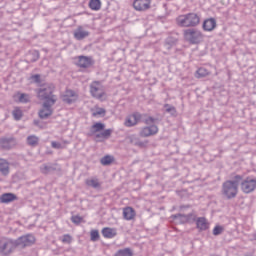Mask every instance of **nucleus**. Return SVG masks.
<instances>
[{
	"label": "nucleus",
	"mask_w": 256,
	"mask_h": 256,
	"mask_svg": "<svg viewBox=\"0 0 256 256\" xmlns=\"http://www.w3.org/2000/svg\"><path fill=\"white\" fill-rule=\"evenodd\" d=\"M243 181V176L235 175L234 180L225 181L222 184V195L226 199H235L239 193V183Z\"/></svg>",
	"instance_id": "f257e3e1"
},
{
	"label": "nucleus",
	"mask_w": 256,
	"mask_h": 256,
	"mask_svg": "<svg viewBox=\"0 0 256 256\" xmlns=\"http://www.w3.org/2000/svg\"><path fill=\"white\" fill-rule=\"evenodd\" d=\"M37 98L40 101H43V103L46 104H55L57 103V95L53 94L55 93V85L51 83H46L40 86L36 90Z\"/></svg>",
	"instance_id": "f03ea898"
},
{
	"label": "nucleus",
	"mask_w": 256,
	"mask_h": 256,
	"mask_svg": "<svg viewBox=\"0 0 256 256\" xmlns=\"http://www.w3.org/2000/svg\"><path fill=\"white\" fill-rule=\"evenodd\" d=\"M200 23L201 16L195 12L182 14L176 18V25H178V27H185L187 29L190 27H197Z\"/></svg>",
	"instance_id": "7ed1b4c3"
},
{
	"label": "nucleus",
	"mask_w": 256,
	"mask_h": 256,
	"mask_svg": "<svg viewBox=\"0 0 256 256\" xmlns=\"http://www.w3.org/2000/svg\"><path fill=\"white\" fill-rule=\"evenodd\" d=\"M183 37L190 45H199L205 38V35L197 28H188L183 31Z\"/></svg>",
	"instance_id": "20e7f679"
},
{
	"label": "nucleus",
	"mask_w": 256,
	"mask_h": 256,
	"mask_svg": "<svg viewBox=\"0 0 256 256\" xmlns=\"http://www.w3.org/2000/svg\"><path fill=\"white\" fill-rule=\"evenodd\" d=\"M17 247L16 240H12L9 238L0 239V254L1 255H11L15 248Z\"/></svg>",
	"instance_id": "39448f33"
},
{
	"label": "nucleus",
	"mask_w": 256,
	"mask_h": 256,
	"mask_svg": "<svg viewBox=\"0 0 256 256\" xmlns=\"http://www.w3.org/2000/svg\"><path fill=\"white\" fill-rule=\"evenodd\" d=\"M240 188L241 191L244 192L246 195H249V193H253L256 189V178L248 176L245 179L240 181Z\"/></svg>",
	"instance_id": "423d86ee"
},
{
	"label": "nucleus",
	"mask_w": 256,
	"mask_h": 256,
	"mask_svg": "<svg viewBox=\"0 0 256 256\" xmlns=\"http://www.w3.org/2000/svg\"><path fill=\"white\" fill-rule=\"evenodd\" d=\"M90 94L94 99H103L105 95V88L99 81H94L90 84Z\"/></svg>",
	"instance_id": "0eeeda50"
},
{
	"label": "nucleus",
	"mask_w": 256,
	"mask_h": 256,
	"mask_svg": "<svg viewBox=\"0 0 256 256\" xmlns=\"http://www.w3.org/2000/svg\"><path fill=\"white\" fill-rule=\"evenodd\" d=\"M35 241L36 239L33 234H26L16 239V247L25 249V247H31V245H35Z\"/></svg>",
	"instance_id": "6e6552de"
},
{
	"label": "nucleus",
	"mask_w": 256,
	"mask_h": 256,
	"mask_svg": "<svg viewBox=\"0 0 256 256\" xmlns=\"http://www.w3.org/2000/svg\"><path fill=\"white\" fill-rule=\"evenodd\" d=\"M76 65L80 69H89V67L95 65V60L91 56H78Z\"/></svg>",
	"instance_id": "1a4fd4ad"
},
{
	"label": "nucleus",
	"mask_w": 256,
	"mask_h": 256,
	"mask_svg": "<svg viewBox=\"0 0 256 256\" xmlns=\"http://www.w3.org/2000/svg\"><path fill=\"white\" fill-rule=\"evenodd\" d=\"M141 119H143V115L139 112H134L126 118L124 125L125 127H135V125L141 123Z\"/></svg>",
	"instance_id": "9d476101"
},
{
	"label": "nucleus",
	"mask_w": 256,
	"mask_h": 256,
	"mask_svg": "<svg viewBox=\"0 0 256 256\" xmlns=\"http://www.w3.org/2000/svg\"><path fill=\"white\" fill-rule=\"evenodd\" d=\"M77 99H79V96L73 90H66L62 95V101L67 103V105H72Z\"/></svg>",
	"instance_id": "9b49d317"
},
{
	"label": "nucleus",
	"mask_w": 256,
	"mask_h": 256,
	"mask_svg": "<svg viewBox=\"0 0 256 256\" xmlns=\"http://www.w3.org/2000/svg\"><path fill=\"white\" fill-rule=\"evenodd\" d=\"M15 145H17V141L15 140L14 137L0 139V147L4 151H9L10 149H13V147H15Z\"/></svg>",
	"instance_id": "f8f14e48"
},
{
	"label": "nucleus",
	"mask_w": 256,
	"mask_h": 256,
	"mask_svg": "<svg viewBox=\"0 0 256 256\" xmlns=\"http://www.w3.org/2000/svg\"><path fill=\"white\" fill-rule=\"evenodd\" d=\"M55 171H61L59 164H43L40 166V172L42 175H51V173H55Z\"/></svg>",
	"instance_id": "ddd939ff"
},
{
	"label": "nucleus",
	"mask_w": 256,
	"mask_h": 256,
	"mask_svg": "<svg viewBox=\"0 0 256 256\" xmlns=\"http://www.w3.org/2000/svg\"><path fill=\"white\" fill-rule=\"evenodd\" d=\"M133 7L135 11H147L151 9V0H134Z\"/></svg>",
	"instance_id": "4468645a"
},
{
	"label": "nucleus",
	"mask_w": 256,
	"mask_h": 256,
	"mask_svg": "<svg viewBox=\"0 0 256 256\" xmlns=\"http://www.w3.org/2000/svg\"><path fill=\"white\" fill-rule=\"evenodd\" d=\"M53 105L55 104L43 102V108L39 111L40 119H47L53 115V108H51Z\"/></svg>",
	"instance_id": "2eb2a0df"
},
{
	"label": "nucleus",
	"mask_w": 256,
	"mask_h": 256,
	"mask_svg": "<svg viewBox=\"0 0 256 256\" xmlns=\"http://www.w3.org/2000/svg\"><path fill=\"white\" fill-rule=\"evenodd\" d=\"M101 129H96L94 130V136H95V141L101 142L103 139H109L111 137V134L113 133V130L111 129H106L103 132H100Z\"/></svg>",
	"instance_id": "dca6fc26"
},
{
	"label": "nucleus",
	"mask_w": 256,
	"mask_h": 256,
	"mask_svg": "<svg viewBox=\"0 0 256 256\" xmlns=\"http://www.w3.org/2000/svg\"><path fill=\"white\" fill-rule=\"evenodd\" d=\"M91 33L87 30H85L82 26H79L75 31H74V39L76 41H83V39H87Z\"/></svg>",
	"instance_id": "f3484780"
},
{
	"label": "nucleus",
	"mask_w": 256,
	"mask_h": 256,
	"mask_svg": "<svg viewBox=\"0 0 256 256\" xmlns=\"http://www.w3.org/2000/svg\"><path fill=\"white\" fill-rule=\"evenodd\" d=\"M195 223L199 233H201L202 231H207V229H209V221H207V218L205 217L196 218Z\"/></svg>",
	"instance_id": "a211bd4d"
},
{
	"label": "nucleus",
	"mask_w": 256,
	"mask_h": 256,
	"mask_svg": "<svg viewBox=\"0 0 256 256\" xmlns=\"http://www.w3.org/2000/svg\"><path fill=\"white\" fill-rule=\"evenodd\" d=\"M215 27H217V21L215 20V18H208L204 20L202 24V29L208 32L214 31Z\"/></svg>",
	"instance_id": "6ab92c4d"
},
{
	"label": "nucleus",
	"mask_w": 256,
	"mask_h": 256,
	"mask_svg": "<svg viewBox=\"0 0 256 256\" xmlns=\"http://www.w3.org/2000/svg\"><path fill=\"white\" fill-rule=\"evenodd\" d=\"M135 215H137V213L133 207L128 206L123 209V218L125 221H133V219H135Z\"/></svg>",
	"instance_id": "aec40b11"
},
{
	"label": "nucleus",
	"mask_w": 256,
	"mask_h": 256,
	"mask_svg": "<svg viewBox=\"0 0 256 256\" xmlns=\"http://www.w3.org/2000/svg\"><path fill=\"white\" fill-rule=\"evenodd\" d=\"M126 141L131 143V145H135L136 147H146L147 146V141L143 142L139 140V138L135 135L128 136L126 138Z\"/></svg>",
	"instance_id": "412c9836"
},
{
	"label": "nucleus",
	"mask_w": 256,
	"mask_h": 256,
	"mask_svg": "<svg viewBox=\"0 0 256 256\" xmlns=\"http://www.w3.org/2000/svg\"><path fill=\"white\" fill-rule=\"evenodd\" d=\"M17 201V195L13 193H4L0 196V203H11Z\"/></svg>",
	"instance_id": "4be33fe9"
},
{
	"label": "nucleus",
	"mask_w": 256,
	"mask_h": 256,
	"mask_svg": "<svg viewBox=\"0 0 256 256\" xmlns=\"http://www.w3.org/2000/svg\"><path fill=\"white\" fill-rule=\"evenodd\" d=\"M102 235L105 239H113V237L117 236V231L113 228L106 227L102 229Z\"/></svg>",
	"instance_id": "5701e85b"
},
{
	"label": "nucleus",
	"mask_w": 256,
	"mask_h": 256,
	"mask_svg": "<svg viewBox=\"0 0 256 256\" xmlns=\"http://www.w3.org/2000/svg\"><path fill=\"white\" fill-rule=\"evenodd\" d=\"M0 173L5 177L9 175V162L3 158H0Z\"/></svg>",
	"instance_id": "b1692460"
},
{
	"label": "nucleus",
	"mask_w": 256,
	"mask_h": 256,
	"mask_svg": "<svg viewBox=\"0 0 256 256\" xmlns=\"http://www.w3.org/2000/svg\"><path fill=\"white\" fill-rule=\"evenodd\" d=\"M85 184L87 185V187H92V189H100L101 188V183L99 182L98 178L86 179Z\"/></svg>",
	"instance_id": "393cba45"
},
{
	"label": "nucleus",
	"mask_w": 256,
	"mask_h": 256,
	"mask_svg": "<svg viewBox=\"0 0 256 256\" xmlns=\"http://www.w3.org/2000/svg\"><path fill=\"white\" fill-rule=\"evenodd\" d=\"M67 145H69V141L67 140H62L61 142H58V141L51 142L52 149H66Z\"/></svg>",
	"instance_id": "a878e982"
},
{
	"label": "nucleus",
	"mask_w": 256,
	"mask_h": 256,
	"mask_svg": "<svg viewBox=\"0 0 256 256\" xmlns=\"http://www.w3.org/2000/svg\"><path fill=\"white\" fill-rule=\"evenodd\" d=\"M26 143L29 145V147H37V145H39V137L35 135H29L26 138Z\"/></svg>",
	"instance_id": "bb28decb"
},
{
	"label": "nucleus",
	"mask_w": 256,
	"mask_h": 256,
	"mask_svg": "<svg viewBox=\"0 0 256 256\" xmlns=\"http://www.w3.org/2000/svg\"><path fill=\"white\" fill-rule=\"evenodd\" d=\"M159 133L158 129H143L140 132L141 137H151V135H157Z\"/></svg>",
	"instance_id": "cd10ccee"
},
{
	"label": "nucleus",
	"mask_w": 256,
	"mask_h": 256,
	"mask_svg": "<svg viewBox=\"0 0 256 256\" xmlns=\"http://www.w3.org/2000/svg\"><path fill=\"white\" fill-rule=\"evenodd\" d=\"M114 256H133V250L131 248L120 249Z\"/></svg>",
	"instance_id": "c85d7f7f"
},
{
	"label": "nucleus",
	"mask_w": 256,
	"mask_h": 256,
	"mask_svg": "<svg viewBox=\"0 0 256 256\" xmlns=\"http://www.w3.org/2000/svg\"><path fill=\"white\" fill-rule=\"evenodd\" d=\"M89 8L92 11H99L101 9V0H90Z\"/></svg>",
	"instance_id": "c756f323"
},
{
	"label": "nucleus",
	"mask_w": 256,
	"mask_h": 256,
	"mask_svg": "<svg viewBox=\"0 0 256 256\" xmlns=\"http://www.w3.org/2000/svg\"><path fill=\"white\" fill-rule=\"evenodd\" d=\"M12 115L15 121H21V118L23 117V110H21L19 107H16L12 111Z\"/></svg>",
	"instance_id": "7c9ffc66"
},
{
	"label": "nucleus",
	"mask_w": 256,
	"mask_h": 256,
	"mask_svg": "<svg viewBox=\"0 0 256 256\" xmlns=\"http://www.w3.org/2000/svg\"><path fill=\"white\" fill-rule=\"evenodd\" d=\"M113 161H115V158L113 156L106 155L101 158L100 163H101V165L107 166V165H111V163H113Z\"/></svg>",
	"instance_id": "2f4dec72"
},
{
	"label": "nucleus",
	"mask_w": 256,
	"mask_h": 256,
	"mask_svg": "<svg viewBox=\"0 0 256 256\" xmlns=\"http://www.w3.org/2000/svg\"><path fill=\"white\" fill-rule=\"evenodd\" d=\"M207 75H209V70H207L206 68L202 67L196 71V77L198 79H201L202 77H207Z\"/></svg>",
	"instance_id": "473e14b6"
},
{
	"label": "nucleus",
	"mask_w": 256,
	"mask_h": 256,
	"mask_svg": "<svg viewBox=\"0 0 256 256\" xmlns=\"http://www.w3.org/2000/svg\"><path fill=\"white\" fill-rule=\"evenodd\" d=\"M184 219L186 223H194L197 220V215L194 213L184 214Z\"/></svg>",
	"instance_id": "72a5a7b5"
},
{
	"label": "nucleus",
	"mask_w": 256,
	"mask_h": 256,
	"mask_svg": "<svg viewBox=\"0 0 256 256\" xmlns=\"http://www.w3.org/2000/svg\"><path fill=\"white\" fill-rule=\"evenodd\" d=\"M19 102L20 103H30L31 102V96L29 94L22 93L19 96Z\"/></svg>",
	"instance_id": "f704fd0d"
},
{
	"label": "nucleus",
	"mask_w": 256,
	"mask_h": 256,
	"mask_svg": "<svg viewBox=\"0 0 256 256\" xmlns=\"http://www.w3.org/2000/svg\"><path fill=\"white\" fill-rule=\"evenodd\" d=\"M164 108L166 109V113H170L171 115H177V109L174 106L165 104Z\"/></svg>",
	"instance_id": "c9c22d12"
},
{
	"label": "nucleus",
	"mask_w": 256,
	"mask_h": 256,
	"mask_svg": "<svg viewBox=\"0 0 256 256\" xmlns=\"http://www.w3.org/2000/svg\"><path fill=\"white\" fill-rule=\"evenodd\" d=\"M60 241L63 243H67L68 245L73 242V237L69 234H64L61 238Z\"/></svg>",
	"instance_id": "e433bc0d"
},
{
	"label": "nucleus",
	"mask_w": 256,
	"mask_h": 256,
	"mask_svg": "<svg viewBox=\"0 0 256 256\" xmlns=\"http://www.w3.org/2000/svg\"><path fill=\"white\" fill-rule=\"evenodd\" d=\"M30 61L31 63H35V61H39V51L34 50L30 54Z\"/></svg>",
	"instance_id": "4c0bfd02"
},
{
	"label": "nucleus",
	"mask_w": 256,
	"mask_h": 256,
	"mask_svg": "<svg viewBox=\"0 0 256 256\" xmlns=\"http://www.w3.org/2000/svg\"><path fill=\"white\" fill-rule=\"evenodd\" d=\"M172 219H178L181 223H187V220H185V214H174L172 215Z\"/></svg>",
	"instance_id": "58836bf2"
},
{
	"label": "nucleus",
	"mask_w": 256,
	"mask_h": 256,
	"mask_svg": "<svg viewBox=\"0 0 256 256\" xmlns=\"http://www.w3.org/2000/svg\"><path fill=\"white\" fill-rule=\"evenodd\" d=\"M223 231H225V228H223V226H221V225H217L213 229V235H215V236L221 235V233H223Z\"/></svg>",
	"instance_id": "ea45409f"
},
{
	"label": "nucleus",
	"mask_w": 256,
	"mask_h": 256,
	"mask_svg": "<svg viewBox=\"0 0 256 256\" xmlns=\"http://www.w3.org/2000/svg\"><path fill=\"white\" fill-rule=\"evenodd\" d=\"M91 241H99V230H92L90 232Z\"/></svg>",
	"instance_id": "a19ab883"
},
{
	"label": "nucleus",
	"mask_w": 256,
	"mask_h": 256,
	"mask_svg": "<svg viewBox=\"0 0 256 256\" xmlns=\"http://www.w3.org/2000/svg\"><path fill=\"white\" fill-rule=\"evenodd\" d=\"M71 221L75 225H79V224H81V221H83V218L81 216L76 215V216H72Z\"/></svg>",
	"instance_id": "79ce46f5"
},
{
	"label": "nucleus",
	"mask_w": 256,
	"mask_h": 256,
	"mask_svg": "<svg viewBox=\"0 0 256 256\" xmlns=\"http://www.w3.org/2000/svg\"><path fill=\"white\" fill-rule=\"evenodd\" d=\"M165 43H167L168 45H171L173 47L177 44V39H175L173 37H168V38H166Z\"/></svg>",
	"instance_id": "37998d69"
},
{
	"label": "nucleus",
	"mask_w": 256,
	"mask_h": 256,
	"mask_svg": "<svg viewBox=\"0 0 256 256\" xmlns=\"http://www.w3.org/2000/svg\"><path fill=\"white\" fill-rule=\"evenodd\" d=\"M93 117H99V115H105V109L98 108L96 111L92 113Z\"/></svg>",
	"instance_id": "c03bdc74"
},
{
	"label": "nucleus",
	"mask_w": 256,
	"mask_h": 256,
	"mask_svg": "<svg viewBox=\"0 0 256 256\" xmlns=\"http://www.w3.org/2000/svg\"><path fill=\"white\" fill-rule=\"evenodd\" d=\"M92 129H105V124L98 122L92 125Z\"/></svg>",
	"instance_id": "a18cd8bd"
},
{
	"label": "nucleus",
	"mask_w": 256,
	"mask_h": 256,
	"mask_svg": "<svg viewBox=\"0 0 256 256\" xmlns=\"http://www.w3.org/2000/svg\"><path fill=\"white\" fill-rule=\"evenodd\" d=\"M31 79L34 81V83H41V75L39 74L33 75Z\"/></svg>",
	"instance_id": "49530a36"
},
{
	"label": "nucleus",
	"mask_w": 256,
	"mask_h": 256,
	"mask_svg": "<svg viewBox=\"0 0 256 256\" xmlns=\"http://www.w3.org/2000/svg\"><path fill=\"white\" fill-rule=\"evenodd\" d=\"M146 123H147V125H153V123H155V118H153V117H148V118L146 119Z\"/></svg>",
	"instance_id": "de8ad7c7"
},
{
	"label": "nucleus",
	"mask_w": 256,
	"mask_h": 256,
	"mask_svg": "<svg viewBox=\"0 0 256 256\" xmlns=\"http://www.w3.org/2000/svg\"><path fill=\"white\" fill-rule=\"evenodd\" d=\"M164 47H165V49H167L169 51L172 49L173 46L171 44H167V42H165Z\"/></svg>",
	"instance_id": "09e8293b"
},
{
	"label": "nucleus",
	"mask_w": 256,
	"mask_h": 256,
	"mask_svg": "<svg viewBox=\"0 0 256 256\" xmlns=\"http://www.w3.org/2000/svg\"><path fill=\"white\" fill-rule=\"evenodd\" d=\"M144 129H151V127H149V126H146V127H144Z\"/></svg>",
	"instance_id": "8fccbe9b"
},
{
	"label": "nucleus",
	"mask_w": 256,
	"mask_h": 256,
	"mask_svg": "<svg viewBox=\"0 0 256 256\" xmlns=\"http://www.w3.org/2000/svg\"><path fill=\"white\" fill-rule=\"evenodd\" d=\"M34 123H35V125H37L38 122L36 120H34Z\"/></svg>",
	"instance_id": "3c124183"
}]
</instances>
